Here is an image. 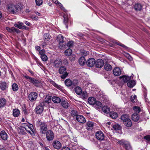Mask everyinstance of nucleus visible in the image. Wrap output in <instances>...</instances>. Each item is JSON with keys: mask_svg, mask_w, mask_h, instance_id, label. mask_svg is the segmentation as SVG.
I'll use <instances>...</instances> for the list:
<instances>
[{"mask_svg": "<svg viewBox=\"0 0 150 150\" xmlns=\"http://www.w3.org/2000/svg\"><path fill=\"white\" fill-rule=\"evenodd\" d=\"M88 102L90 104L93 105L96 101L95 98L93 97H91L88 98Z\"/></svg>", "mask_w": 150, "mask_h": 150, "instance_id": "nucleus-26", "label": "nucleus"}, {"mask_svg": "<svg viewBox=\"0 0 150 150\" xmlns=\"http://www.w3.org/2000/svg\"><path fill=\"white\" fill-rule=\"evenodd\" d=\"M25 127H24L22 126H20L18 127V131L19 134L22 135H25L26 133L25 131Z\"/></svg>", "mask_w": 150, "mask_h": 150, "instance_id": "nucleus-24", "label": "nucleus"}, {"mask_svg": "<svg viewBox=\"0 0 150 150\" xmlns=\"http://www.w3.org/2000/svg\"><path fill=\"white\" fill-rule=\"evenodd\" d=\"M26 126L28 127V129H30L31 131L30 130H28L26 127H25V130L31 134L33 135V134H34V128L33 125L28 123L27 125Z\"/></svg>", "mask_w": 150, "mask_h": 150, "instance_id": "nucleus-12", "label": "nucleus"}, {"mask_svg": "<svg viewBox=\"0 0 150 150\" xmlns=\"http://www.w3.org/2000/svg\"><path fill=\"white\" fill-rule=\"evenodd\" d=\"M121 119L126 127H129L132 126V123L128 115L126 114L122 115L121 117Z\"/></svg>", "mask_w": 150, "mask_h": 150, "instance_id": "nucleus-3", "label": "nucleus"}, {"mask_svg": "<svg viewBox=\"0 0 150 150\" xmlns=\"http://www.w3.org/2000/svg\"><path fill=\"white\" fill-rule=\"evenodd\" d=\"M51 83L54 87L59 89V90H61L62 89V87H61L60 86L54 82L52 81Z\"/></svg>", "mask_w": 150, "mask_h": 150, "instance_id": "nucleus-44", "label": "nucleus"}, {"mask_svg": "<svg viewBox=\"0 0 150 150\" xmlns=\"http://www.w3.org/2000/svg\"><path fill=\"white\" fill-rule=\"evenodd\" d=\"M86 129L88 130H91L93 129L94 123L92 122L88 121L86 123Z\"/></svg>", "mask_w": 150, "mask_h": 150, "instance_id": "nucleus-20", "label": "nucleus"}, {"mask_svg": "<svg viewBox=\"0 0 150 150\" xmlns=\"http://www.w3.org/2000/svg\"><path fill=\"white\" fill-rule=\"evenodd\" d=\"M64 18V23L66 26V27L67 28H68V25L67 24L69 20V19L67 17V15L66 14H64L63 16Z\"/></svg>", "mask_w": 150, "mask_h": 150, "instance_id": "nucleus-32", "label": "nucleus"}, {"mask_svg": "<svg viewBox=\"0 0 150 150\" xmlns=\"http://www.w3.org/2000/svg\"><path fill=\"white\" fill-rule=\"evenodd\" d=\"M41 58L43 61H46L47 60V57L45 54L41 56Z\"/></svg>", "mask_w": 150, "mask_h": 150, "instance_id": "nucleus-53", "label": "nucleus"}, {"mask_svg": "<svg viewBox=\"0 0 150 150\" xmlns=\"http://www.w3.org/2000/svg\"><path fill=\"white\" fill-rule=\"evenodd\" d=\"M0 135L1 138L3 140L6 141L7 140L8 138V135L4 131H1V132Z\"/></svg>", "mask_w": 150, "mask_h": 150, "instance_id": "nucleus-23", "label": "nucleus"}, {"mask_svg": "<svg viewBox=\"0 0 150 150\" xmlns=\"http://www.w3.org/2000/svg\"><path fill=\"white\" fill-rule=\"evenodd\" d=\"M89 54V52L88 51H84L82 52L81 53V54L82 56V57L86 56H87Z\"/></svg>", "mask_w": 150, "mask_h": 150, "instance_id": "nucleus-55", "label": "nucleus"}, {"mask_svg": "<svg viewBox=\"0 0 150 150\" xmlns=\"http://www.w3.org/2000/svg\"><path fill=\"white\" fill-rule=\"evenodd\" d=\"M45 105V102L44 101L40 102L38 105L36 107L35 109L36 113L39 115L41 114L43 112Z\"/></svg>", "mask_w": 150, "mask_h": 150, "instance_id": "nucleus-4", "label": "nucleus"}, {"mask_svg": "<svg viewBox=\"0 0 150 150\" xmlns=\"http://www.w3.org/2000/svg\"><path fill=\"white\" fill-rule=\"evenodd\" d=\"M63 63L64 65H67L68 64V61L67 59H64L63 60Z\"/></svg>", "mask_w": 150, "mask_h": 150, "instance_id": "nucleus-63", "label": "nucleus"}, {"mask_svg": "<svg viewBox=\"0 0 150 150\" xmlns=\"http://www.w3.org/2000/svg\"><path fill=\"white\" fill-rule=\"evenodd\" d=\"M20 114L19 110L17 109L13 110V115L15 117H18Z\"/></svg>", "mask_w": 150, "mask_h": 150, "instance_id": "nucleus-37", "label": "nucleus"}, {"mask_svg": "<svg viewBox=\"0 0 150 150\" xmlns=\"http://www.w3.org/2000/svg\"><path fill=\"white\" fill-rule=\"evenodd\" d=\"M66 46V44L65 41L63 42H60L59 43V47L61 49H63L65 48Z\"/></svg>", "mask_w": 150, "mask_h": 150, "instance_id": "nucleus-48", "label": "nucleus"}, {"mask_svg": "<svg viewBox=\"0 0 150 150\" xmlns=\"http://www.w3.org/2000/svg\"><path fill=\"white\" fill-rule=\"evenodd\" d=\"M81 98L84 99H86L88 97L87 93L86 91H83L81 93Z\"/></svg>", "mask_w": 150, "mask_h": 150, "instance_id": "nucleus-45", "label": "nucleus"}, {"mask_svg": "<svg viewBox=\"0 0 150 150\" xmlns=\"http://www.w3.org/2000/svg\"><path fill=\"white\" fill-rule=\"evenodd\" d=\"M144 138L147 141L148 143L150 144V135H147L144 136Z\"/></svg>", "mask_w": 150, "mask_h": 150, "instance_id": "nucleus-52", "label": "nucleus"}, {"mask_svg": "<svg viewBox=\"0 0 150 150\" xmlns=\"http://www.w3.org/2000/svg\"><path fill=\"white\" fill-rule=\"evenodd\" d=\"M58 4L59 6L60 7V8H61V9L63 10V11L65 12H66V11H67L63 7V5L62 4H61L60 2H59V4Z\"/></svg>", "mask_w": 150, "mask_h": 150, "instance_id": "nucleus-60", "label": "nucleus"}, {"mask_svg": "<svg viewBox=\"0 0 150 150\" xmlns=\"http://www.w3.org/2000/svg\"><path fill=\"white\" fill-rule=\"evenodd\" d=\"M86 61L84 57H81L79 59V62L81 65L83 66L84 65Z\"/></svg>", "mask_w": 150, "mask_h": 150, "instance_id": "nucleus-28", "label": "nucleus"}, {"mask_svg": "<svg viewBox=\"0 0 150 150\" xmlns=\"http://www.w3.org/2000/svg\"><path fill=\"white\" fill-rule=\"evenodd\" d=\"M76 120L79 122L81 123H84L86 120L85 118L82 115H78L76 117Z\"/></svg>", "mask_w": 150, "mask_h": 150, "instance_id": "nucleus-21", "label": "nucleus"}, {"mask_svg": "<svg viewBox=\"0 0 150 150\" xmlns=\"http://www.w3.org/2000/svg\"><path fill=\"white\" fill-rule=\"evenodd\" d=\"M64 82L65 84L67 87H71L72 88L77 86L78 83L77 80H73L72 81L71 80L68 79H66Z\"/></svg>", "mask_w": 150, "mask_h": 150, "instance_id": "nucleus-5", "label": "nucleus"}, {"mask_svg": "<svg viewBox=\"0 0 150 150\" xmlns=\"http://www.w3.org/2000/svg\"><path fill=\"white\" fill-rule=\"evenodd\" d=\"M75 92L78 95H80L82 92V90L81 88L78 86L76 87L75 88Z\"/></svg>", "mask_w": 150, "mask_h": 150, "instance_id": "nucleus-40", "label": "nucleus"}, {"mask_svg": "<svg viewBox=\"0 0 150 150\" xmlns=\"http://www.w3.org/2000/svg\"><path fill=\"white\" fill-rule=\"evenodd\" d=\"M23 76L28 80V81L32 83H33L34 80L35 79L34 78L31 77L27 75H24Z\"/></svg>", "mask_w": 150, "mask_h": 150, "instance_id": "nucleus-35", "label": "nucleus"}, {"mask_svg": "<svg viewBox=\"0 0 150 150\" xmlns=\"http://www.w3.org/2000/svg\"><path fill=\"white\" fill-rule=\"evenodd\" d=\"M51 100V98H50L49 97H47L45 98V101H44V102H45V103H49L50 102Z\"/></svg>", "mask_w": 150, "mask_h": 150, "instance_id": "nucleus-61", "label": "nucleus"}, {"mask_svg": "<svg viewBox=\"0 0 150 150\" xmlns=\"http://www.w3.org/2000/svg\"><path fill=\"white\" fill-rule=\"evenodd\" d=\"M52 100L54 103H58L61 102V99L56 96H53L52 98Z\"/></svg>", "mask_w": 150, "mask_h": 150, "instance_id": "nucleus-31", "label": "nucleus"}, {"mask_svg": "<svg viewBox=\"0 0 150 150\" xmlns=\"http://www.w3.org/2000/svg\"><path fill=\"white\" fill-rule=\"evenodd\" d=\"M6 9L10 13L14 14L18 13L23 8V5L20 3L13 4L10 3L6 5Z\"/></svg>", "mask_w": 150, "mask_h": 150, "instance_id": "nucleus-1", "label": "nucleus"}, {"mask_svg": "<svg viewBox=\"0 0 150 150\" xmlns=\"http://www.w3.org/2000/svg\"><path fill=\"white\" fill-rule=\"evenodd\" d=\"M36 125L40 127V132L42 134H45L47 131L48 128L47 125L45 122H42L40 120H38L36 122Z\"/></svg>", "mask_w": 150, "mask_h": 150, "instance_id": "nucleus-2", "label": "nucleus"}, {"mask_svg": "<svg viewBox=\"0 0 150 150\" xmlns=\"http://www.w3.org/2000/svg\"><path fill=\"white\" fill-rule=\"evenodd\" d=\"M35 3L36 4L40 6L43 3L42 0H35Z\"/></svg>", "mask_w": 150, "mask_h": 150, "instance_id": "nucleus-54", "label": "nucleus"}, {"mask_svg": "<svg viewBox=\"0 0 150 150\" xmlns=\"http://www.w3.org/2000/svg\"><path fill=\"white\" fill-rule=\"evenodd\" d=\"M110 117L112 118L115 119L117 118L118 117L117 113L114 112H112L110 114Z\"/></svg>", "mask_w": 150, "mask_h": 150, "instance_id": "nucleus-41", "label": "nucleus"}, {"mask_svg": "<svg viewBox=\"0 0 150 150\" xmlns=\"http://www.w3.org/2000/svg\"><path fill=\"white\" fill-rule=\"evenodd\" d=\"M14 26L20 29H26L27 27L23 25V23L22 22H18V23H16L14 24Z\"/></svg>", "mask_w": 150, "mask_h": 150, "instance_id": "nucleus-18", "label": "nucleus"}, {"mask_svg": "<svg viewBox=\"0 0 150 150\" xmlns=\"http://www.w3.org/2000/svg\"><path fill=\"white\" fill-rule=\"evenodd\" d=\"M52 145L54 148L57 149H60L62 146L61 144L58 141H54Z\"/></svg>", "mask_w": 150, "mask_h": 150, "instance_id": "nucleus-17", "label": "nucleus"}, {"mask_svg": "<svg viewBox=\"0 0 150 150\" xmlns=\"http://www.w3.org/2000/svg\"><path fill=\"white\" fill-rule=\"evenodd\" d=\"M132 120L134 122H137L139 119V115L137 113H134L132 116Z\"/></svg>", "mask_w": 150, "mask_h": 150, "instance_id": "nucleus-25", "label": "nucleus"}, {"mask_svg": "<svg viewBox=\"0 0 150 150\" xmlns=\"http://www.w3.org/2000/svg\"><path fill=\"white\" fill-rule=\"evenodd\" d=\"M67 68L65 66H62L59 68L58 70L59 73L60 74L61 77L62 79L66 78L68 75L69 73L67 72Z\"/></svg>", "mask_w": 150, "mask_h": 150, "instance_id": "nucleus-7", "label": "nucleus"}, {"mask_svg": "<svg viewBox=\"0 0 150 150\" xmlns=\"http://www.w3.org/2000/svg\"><path fill=\"white\" fill-rule=\"evenodd\" d=\"M62 150H71V149L67 147H64L62 148Z\"/></svg>", "mask_w": 150, "mask_h": 150, "instance_id": "nucleus-64", "label": "nucleus"}, {"mask_svg": "<svg viewBox=\"0 0 150 150\" xmlns=\"http://www.w3.org/2000/svg\"><path fill=\"white\" fill-rule=\"evenodd\" d=\"M51 83L54 87L59 89V90H61L62 89V87H61L60 86L54 82L52 81Z\"/></svg>", "mask_w": 150, "mask_h": 150, "instance_id": "nucleus-43", "label": "nucleus"}, {"mask_svg": "<svg viewBox=\"0 0 150 150\" xmlns=\"http://www.w3.org/2000/svg\"><path fill=\"white\" fill-rule=\"evenodd\" d=\"M6 29L9 32L12 33L13 32L14 27L11 28L9 27H6Z\"/></svg>", "mask_w": 150, "mask_h": 150, "instance_id": "nucleus-59", "label": "nucleus"}, {"mask_svg": "<svg viewBox=\"0 0 150 150\" xmlns=\"http://www.w3.org/2000/svg\"><path fill=\"white\" fill-rule=\"evenodd\" d=\"M122 71L118 67H116L113 70V74L116 76H120L121 74Z\"/></svg>", "mask_w": 150, "mask_h": 150, "instance_id": "nucleus-15", "label": "nucleus"}, {"mask_svg": "<svg viewBox=\"0 0 150 150\" xmlns=\"http://www.w3.org/2000/svg\"><path fill=\"white\" fill-rule=\"evenodd\" d=\"M136 84V82L134 80L129 81L127 83V86L129 87H133Z\"/></svg>", "mask_w": 150, "mask_h": 150, "instance_id": "nucleus-29", "label": "nucleus"}, {"mask_svg": "<svg viewBox=\"0 0 150 150\" xmlns=\"http://www.w3.org/2000/svg\"><path fill=\"white\" fill-rule=\"evenodd\" d=\"M95 65L96 67L101 68L104 65L103 61L101 59H98L96 61Z\"/></svg>", "mask_w": 150, "mask_h": 150, "instance_id": "nucleus-13", "label": "nucleus"}, {"mask_svg": "<svg viewBox=\"0 0 150 150\" xmlns=\"http://www.w3.org/2000/svg\"><path fill=\"white\" fill-rule=\"evenodd\" d=\"M113 128L116 131L120 130L121 129V126L119 125H113Z\"/></svg>", "mask_w": 150, "mask_h": 150, "instance_id": "nucleus-49", "label": "nucleus"}, {"mask_svg": "<svg viewBox=\"0 0 150 150\" xmlns=\"http://www.w3.org/2000/svg\"><path fill=\"white\" fill-rule=\"evenodd\" d=\"M50 36L49 34L46 33L44 34V38L45 40L48 41L50 39Z\"/></svg>", "mask_w": 150, "mask_h": 150, "instance_id": "nucleus-51", "label": "nucleus"}, {"mask_svg": "<svg viewBox=\"0 0 150 150\" xmlns=\"http://www.w3.org/2000/svg\"><path fill=\"white\" fill-rule=\"evenodd\" d=\"M70 113L71 116L73 117L75 116L77 117V116L78 115V112L77 111L74 109L72 110L71 111Z\"/></svg>", "mask_w": 150, "mask_h": 150, "instance_id": "nucleus-42", "label": "nucleus"}, {"mask_svg": "<svg viewBox=\"0 0 150 150\" xmlns=\"http://www.w3.org/2000/svg\"><path fill=\"white\" fill-rule=\"evenodd\" d=\"M12 89L13 91H16L18 89V85L16 83H13L12 86Z\"/></svg>", "mask_w": 150, "mask_h": 150, "instance_id": "nucleus-47", "label": "nucleus"}, {"mask_svg": "<svg viewBox=\"0 0 150 150\" xmlns=\"http://www.w3.org/2000/svg\"><path fill=\"white\" fill-rule=\"evenodd\" d=\"M134 8L137 11H140L142 9V6L140 4L137 3L135 5Z\"/></svg>", "mask_w": 150, "mask_h": 150, "instance_id": "nucleus-30", "label": "nucleus"}, {"mask_svg": "<svg viewBox=\"0 0 150 150\" xmlns=\"http://www.w3.org/2000/svg\"><path fill=\"white\" fill-rule=\"evenodd\" d=\"M105 69L107 71H110L112 69V67L109 64H106L104 65Z\"/></svg>", "mask_w": 150, "mask_h": 150, "instance_id": "nucleus-38", "label": "nucleus"}, {"mask_svg": "<svg viewBox=\"0 0 150 150\" xmlns=\"http://www.w3.org/2000/svg\"><path fill=\"white\" fill-rule=\"evenodd\" d=\"M117 143L122 146L126 150H131V146L130 143L124 140H119Z\"/></svg>", "mask_w": 150, "mask_h": 150, "instance_id": "nucleus-6", "label": "nucleus"}, {"mask_svg": "<svg viewBox=\"0 0 150 150\" xmlns=\"http://www.w3.org/2000/svg\"><path fill=\"white\" fill-rule=\"evenodd\" d=\"M96 61V60L94 58H91L87 60L86 64L88 67H92L95 65Z\"/></svg>", "mask_w": 150, "mask_h": 150, "instance_id": "nucleus-10", "label": "nucleus"}, {"mask_svg": "<svg viewBox=\"0 0 150 150\" xmlns=\"http://www.w3.org/2000/svg\"><path fill=\"white\" fill-rule=\"evenodd\" d=\"M33 83L34 86L37 87H39L40 85V81L35 79L34 80Z\"/></svg>", "mask_w": 150, "mask_h": 150, "instance_id": "nucleus-46", "label": "nucleus"}, {"mask_svg": "<svg viewBox=\"0 0 150 150\" xmlns=\"http://www.w3.org/2000/svg\"><path fill=\"white\" fill-rule=\"evenodd\" d=\"M38 97V94L35 92H31L28 96V98L31 101H35Z\"/></svg>", "mask_w": 150, "mask_h": 150, "instance_id": "nucleus-8", "label": "nucleus"}, {"mask_svg": "<svg viewBox=\"0 0 150 150\" xmlns=\"http://www.w3.org/2000/svg\"><path fill=\"white\" fill-rule=\"evenodd\" d=\"M57 40L59 42V43L60 42H63L64 41V37L61 35H58L57 37Z\"/></svg>", "mask_w": 150, "mask_h": 150, "instance_id": "nucleus-36", "label": "nucleus"}, {"mask_svg": "<svg viewBox=\"0 0 150 150\" xmlns=\"http://www.w3.org/2000/svg\"><path fill=\"white\" fill-rule=\"evenodd\" d=\"M74 44L73 42L72 41H70L68 42L67 44V45L69 47H72Z\"/></svg>", "mask_w": 150, "mask_h": 150, "instance_id": "nucleus-57", "label": "nucleus"}, {"mask_svg": "<svg viewBox=\"0 0 150 150\" xmlns=\"http://www.w3.org/2000/svg\"><path fill=\"white\" fill-rule=\"evenodd\" d=\"M46 137L47 140L52 141L54 138V134L52 131L49 130L46 132Z\"/></svg>", "mask_w": 150, "mask_h": 150, "instance_id": "nucleus-9", "label": "nucleus"}, {"mask_svg": "<svg viewBox=\"0 0 150 150\" xmlns=\"http://www.w3.org/2000/svg\"><path fill=\"white\" fill-rule=\"evenodd\" d=\"M133 110H134L135 112H136V113H139L140 111V108L138 106H134L133 108Z\"/></svg>", "mask_w": 150, "mask_h": 150, "instance_id": "nucleus-50", "label": "nucleus"}, {"mask_svg": "<svg viewBox=\"0 0 150 150\" xmlns=\"http://www.w3.org/2000/svg\"><path fill=\"white\" fill-rule=\"evenodd\" d=\"M76 55L74 54L72 55L69 57V59L71 61H74L76 59Z\"/></svg>", "mask_w": 150, "mask_h": 150, "instance_id": "nucleus-56", "label": "nucleus"}, {"mask_svg": "<svg viewBox=\"0 0 150 150\" xmlns=\"http://www.w3.org/2000/svg\"><path fill=\"white\" fill-rule=\"evenodd\" d=\"M120 79H122L123 82L124 83H128L131 79V77L128 76L123 75L122 76L119 77Z\"/></svg>", "mask_w": 150, "mask_h": 150, "instance_id": "nucleus-22", "label": "nucleus"}, {"mask_svg": "<svg viewBox=\"0 0 150 150\" xmlns=\"http://www.w3.org/2000/svg\"><path fill=\"white\" fill-rule=\"evenodd\" d=\"M30 17L34 20L37 21L38 20V17L35 15H31L30 16Z\"/></svg>", "mask_w": 150, "mask_h": 150, "instance_id": "nucleus-58", "label": "nucleus"}, {"mask_svg": "<svg viewBox=\"0 0 150 150\" xmlns=\"http://www.w3.org/2000/svg\"><path fill=\"white\" fill-rule=\"evenodd\" d=\"M6 100L4 98L0 99V108L4 107L6 105Z\"/></svg>", "mask_w": 150, "mask_h": 150, "instance_id": "nucleus-33", "label": "nucleus"}, {"mask_svg": "<svg viewBox=\"0 0 150 150\" xmlns=\"http://www.w3.org/2000/svg\"><path fill=\"white\" fill-rule=\"evenodd\" d=\"M45 53V50L44 49H42L39 51V53L41 55H44Z\"/></svg>", "mask_w": 150, "mask_h": 150, "instance_id": "nucleus-62", "label": "nucleus"}, {"mask_svg": "<svg viewBox=\"0 0 150 150\" xmlns=\"http://www.w3.org/2000/svg\"><path fill=\"white\" fill-rule=\"evenodd\" d=\"M53 66L56 68H59L62 65V61L59 59H56L53 62Z\"/></svg>", "mask_w": 150, "mask_h": 150, "instance_id": "nucleus-14", "label": "nucleus"}, {"mask_svg": "<svg viewBox=\"0 0 150 150\" xmlns=\"http://www.w3.org/2000/svg\"><path fill=\"white\" fill-rule=\"evenodd\" d=\"M62 106L64 108H67L69 106V105L67 101L65 100H62L61 102Z\"/></svg>", "mask_w": 150, "mask_h": 150, "instance_id": "nucleus-34", "label": "nucleus"}, {"mask_svg": "<svg viewBox=\"0 0 150 150\" xmlns=\"http://www.w3.org/2000/svg\"><path fill=\"white\" fill-rule=\"evenodd\" d=\"M8 87V84L5 81L0 82V88L2 91L6 90Z\"/></svg>", "mask_w": 150, "mask_h": 150, "instance_id": "nucleus-19", "label": "nucleus"}, {"mask_svg": "<svg viewBox=\"0 0 150 150\" xmlns=\"http://www.w3.org/2000/svg\"><path fill=\"white\" fill-rule=\"evenodd\" d=\"M93 106L97 110L100 111H101L103 105L99 101H97L94 104Z\"/></svg>", "mask_w": 150, "mask_h": 150, "instance_id": "nucleus-16", "label": "nucleus"}, {"mask_svg": "<svg viewBox=\"0 0 150 150\" xmlns=\"http://www.w3.org/2000/svg\"><path fill=\"white\" fill-rule=\"evenodd\" d=\"M72 53V50L70 48L67 49L64 52V53L65 55L69 56L71 55Z\"/></svg>", "mask_w": 150, "mask_h": 150, "instance_id": "nucleus-39", "label": "nucleus"}, {"mask_svg": "<svg viewBox=\"0 0 150 150\" xmlns=\"http://www.w3.org/2000/svg\"><path fill=\"white\" fill-rule=\"evenodd\" d=\"M103 111L105 113H108L110 111V108L107 106H104L103 107H102L101 111H100L101 112Z\"/></svg>", "mask_w": 150, "mask_h": 150, "instance_id": "nucleus-27", "label": "nucleus"}, {"mask_svg": "<svg viewBox=\"0 0 150 150\" xmlns=\"http://www.w3.org/2000/svg\"><path fill=\"white\" fill-rule=\"evenodd\" d=\"M96 137L98 140L102 141L104 139V135L101 131L97 132L96 133Z\"/></svg>", "mask_w": 150, "mask_h": 150, "instance_id": "nucleus-11", "label": "nucleus"}]
</instances>
